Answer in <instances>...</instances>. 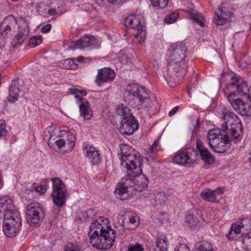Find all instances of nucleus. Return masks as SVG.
Wrapping results in <instances>:
<instances>
[{
    "label": "nucleus",
    "instance_id": "obj_1",
    "mask_svg": "<svg viewBox=\"0 0 251 251\" xmlns=\"http://www.w3.org/2000/svg\"><path fill=\"white\" fill-rule=\"evenodd\" d=\"M50 137L48 145L55 151H62L64 152L72 151L75 146V137L74 134L67 131H59L53 126L48 128Z\"/></svg>",
    "mask_w": 251,
    "mask_h": 251
},
{
    "label": "nucleus",
    "instance_id": "obj_2",
    "mask_svg": "<svg viewBox=\"0 0 251 251\" xmlns=\"http://www.w3.org/2000/svg\"><path fill=\"white\" fill-rule=\"evenodd\" d=\"M125 95L129 97V99L138 100V109H144L148 111L149 114H154L156 112V100H151L144 87L134 84H129L127 87Z\"/></svg>",
    "mask_w": 251,
    "mask_h": 251
},
{
    "label": "nucleus",
    "instance_id": "obj_3",
    "mask_svg": "<svg viewBox=\"0 0 251 251\" xmlns=\"http://www.w3.org/2000/svg\"><path fill=\"white\" fill-rule=\"evenodd\" d=\"M121 164L126 170L134 168L136 173L140 172V166L142 165V158L139 153L129 145L122 144L120 145Z\"/></svg>",
    "mask_w": 251,
    "mask_h": 251
},
{
    "label": "nucleus",
    "instance_id": "obj_4",
    "mask_svg": "<svg viewBox=\"0 0 251 251\" xmlns=\"http://www.w3.org/2000/svg\"><path fill=\"white\" fill-rule=\"evenodd\" d=\"M221 128L226 133L230 134L234 139H237L239 133L238 130L242 129L241 122L237 116L226 108L222 110Z\"/></svg>",
    "mask_w": 251,
    "mask_h": 251
},
{
    "label": "nucleus",
    "instance_id": "obj_5",
    "mask_svg": "<svg viewBox=\"0 0 251 251\" xmlns=\"http://www.w3.org/2000/svg\"><path fill=\"white\" fill-rule=\"evenodd\" d=\"M207 139L211 149L217 153H224L230 146L228 135L222 133L219 129H212L208 130Z\"/></svg>",
    "mask_w": 251,
    "mask_h": 251
},
{
    "label": "nucleus",
    "instance_id": "obj_6",
    "mask_svg": "<svg viewBox=\"0 0 251 251\" xmlns=\"http://www.w3.org/2000/svg\"><path fill=\"white\" fill-rule=\"evenodd\" d=\"M186 50L185 47L179 43L174 44L169 48L171 63L176 65L174 68L175 71L183 74L186 73L187 68Z\"/></svg>",
    "mask_w": 251,
    "mask_h": 251
},
{
    "label": "nucleus",
    "instance_id": "obj_7",
    "mask_svg": "<svg viewBox=\"0 0 251 251\" xmlns=\"http://www.w3.org/2000/svg\"><path fill=\"white\" fill-rule=\"evenodd\" d=\"M3 231L9 237H15L20 230L22 222L19 211L4 214Z\"/></svg>",
    "mask_w": 251,
    "mask_h": 251
},
{
    "label": "nucleus",
    "instance_id": "obj_8",
    "mask_svg": "<svg viewBox=\"0 0 251 251\" xmlns=\"http://www.w3.org/2000/svg\"><path fill=\"white\" fill-rule=\"evenodd\" d=\"M130 108L122 105L121 107V121L118 128L125 135H131L138 128V124L131 113Z\"/></svg>",
    "mask_w": 251,
    "mask_h": 251
},
{
    "label": "nucleus",
    "instance_id": "obj_9",
    "mask_svg": "<svg viewBox=\"0 0 251 251\" xmlns=\"http://www.w3.org/2000/svg\"><path fill=\"white\" fill-rule=\"evenodd\" d=\"M103 235L100 234H88L90 238V243L94 247L97 249L106 250L110 249L113 245L115 235L114 230H110V232H108Z\"/></svg>",
    "mask_w": 251,
    "mask_h": 251
},
{
    "label": "nucleus",
    "instance_id": "obj_10",
    "mask_svg": "<svg viewBox=\"0 0 251 251\" xmlns=\"http://www.w3.org/2000/svg\"><path fill=\"white\" fill-rule=\"evenodd\" d=\"M125 23L126 26L135 29L136 32L134 33L135 37L139 39V42H143L146 38L145 32L143 30V24L144 19L140 15H130L127 16L125 20Z\"/></svg>",
    "mask_w": 251,
    "mask_h": 251
},
{
    "label": "nucleus",
    "instance_id": "obj_11",
    "mask_svg": "<svg viewBox=\"0 0 251 251\" xmlns=\"http://www.w3.org/2000/svg\"><path fill=\"white\" fill-rule=\"evenodd\" d=\"M53 192L52 200L55 205L61 207L65 202L67 190L63 181L58 177L52 179Z\"/></svg>",
    "mask_w": 251,
    "mask_h": 251
},
{
    "label": "nucleus",
    "instance_id": "obj_12",
    "mask_svg": "<svg viewBox=\"0 0 251 251\" xmlns=\"http://www.w3.org/2000/svg\"><path fill=\"white\" fill-rule=\"evenodd\" d=\"M26 208L28 222L32 226H38L45 216L43 207L38 203L32 202L27 205Z\"/></svg>",
    "mask_w": 251,
    "mask_h": 251
},
{
    "label": "nucleus",
    "instance_id": "obj_13",
    "mask_svg": "<svg viewBox=\"0 0 251 251\" xmlns=\"http://www.w3.org/2000/svg\"><path fill=\"white\" fill-rule=\"evenodd\" d=\"M134 168L132 166V168L128 169L127 170V176L131 179L133 183L132 187L137 192H141L145 190L148 186L149 179L147 177L141 174L142 169L140 166V172L136 173Z\"/></svg>",
    "mask_w": 251,
    "mask_h": 251
},
{
    "label": "nucleus",
    "instance_id": "obj_14",
    "mask_svg": "<svg viewBox=\"0 0 251 251\" xmlns=\"http://www.w3.org/2000/svg\"><path fill=\"white\" fill-rule=\"evenodd\" d=\"M227 99L231 106L241 115L251 116V104L245 103L238 94L231 92L227 96Z\"/></svg>",
    "mask_w": 251,
    "mask_h": 251
},
{
    "label": "nucleus",
    "instance_id": "obj_15",
    "mask_svg": "<svg viewBox=\"0 0 251 251\" xmlns=\"http://www.w3.org/2000/svg\"><path fill=\"white\" fill-rule=\"evenodd\" d=\"M198 153L196 151L188 149L179 152L173 158V162L178 165H190L195 163L197 158Z\"/></svg>",
    "mask_w": 251,
    "mask_h": 251
},
{
    "label": "nucleus",
    "instance_id": "obj_16",
    "mask_svg": "<svg viewBox=\"0 0 251 251\" xmlns=\"http://www.w3.org/2000/svg\"><path fill=\"white\" fill-rule=\"evenodd\" d=\"M128 178L129 177L127 175L123 177L114 191L116 197L121 200H126L129 198L128 189V188L132 187L133 182Z\"/></svg>",
    "mask_w": 251,
    "mask_h": 251
},
{
    "label": "nucleus",
    "instance_id": "obj_17",
    "mask_svg": "<svg viewBox=\"0 0 251 251\" xmlns=\"http://www.w3.org/2000/svg\"><path fill=\"white\" fill-rule=\"evenodd\" d=\"M104 221H106L107 219L102 217L95 221L90 226L88 234H100L103 235V233L110 232V230L113 229L106 226V224L104 223Z\"/></svg>",
    "mask_w": 251,
    "mask_h": 251
},
{
    "label": "nucleus",
    "instance_id": "obj_18",
    "mask_svg": "<svg viewBox=\"0 0 251 251\" xmlns=\"http://www.w3.org/2000/svg\"><path fill=\"white\" fill-rule=\"evenodd\" d=\"M115 76V72L108 68H104L98 70L95 82L99 86L103 83L110 82L113 80Z\"/></svg>",
    "mask_w": 251,
    "mask_h": 251
},
{
    "label": "nucleus",
    "instance_id": "obj_19",
    "mask_svg": "<svg viewBox=\"0 0 251 251\" xmlns=\"http://www.w3.org/2000/svg\"><path fill=\"white\" fill-rule=\"evenodd\" d=\"M223 192L224 189L221 187L217 188L214 190L206 189L201 193V196L205 201L213 203H218L219 199L222 196Z\"/></svg>",
    "mask_w": 251,
    "mask_h": 251
},
{
    "label": "nucleus",
    "instance_id": "obj_20",
    "mask_svg": "<svg viewBox=\"0 0 251 251\" xmlns=\"http://www.w3.org/2000/svg\"><path fill=\"white\" fill-rule=\"evenodd\" d=\"M228 77L230 79V82L227 84V87L232 89H235L237 90V92L233 91L239 96H242V94L246 96L244 92L245 90L247 89L246 84L242 82L241 80H239L238 78L234 75H228Z\"/></svg>",
    "mask_w": 251,
    "mask_h": 251
},
{
    "label": "nucleus",
    "instance_id": "obj_21",
    "mask_svg": "<svg viewBox=\"0 0 251 251\" xmlns=\"http://www.w3.org/2000/svg\"><path fill=\"white\" fill-rule=\"evenodd\" d=\"M223 2L219 6L218 11L215 13L214 21L216 25H222L226 24L230 16V12Z\"/></svg>",
    "mask_w": 251,
    "mask_h": 251
},
{
    "label": "nucleus",
    "instance_id": "obj_22",
    "mask_svg": "<svg viewBox=\"0 0 251 251\" xmlns=\"http://www.w3.org/2000/svg\"><path fill=\"white\" fill-rule=\"evenodd\" d=\"M96 43V39L93 36L86 35L81 37L76 42L73 43V45L70 46V48L73 49H84L86 47H92Z\"/></svg>",
    "mask_w": 251,
    "mask_h": 251
},
{
    "label": "nucleus",
    "instance_id": "obj_23",
    "mask_svg": "<svg viewBox=\"0 0 251 251\" xmlns=\"http://www.w3.org/2000/svg\"><path fill=\"white\" fill-rule=\"evenodd\" d=\"M16 19L12 16L7 17L0 24V38L4 37L8 31L17 25Z\"/></svg>",
    "mask_w": 251,
    "mask_h": 251
},
{
    "label": "nucleus",
    "instance_id": "obj_24",
    "mask_svg": "<svg viewBox=\"0 0 251 251\" xmlns=\"http://www.w3.org/2000/svg\"><path fill=\"white\" fill-rule=\"evenodd\" d=\"M196 147L203 161L208 164H212L214 162L213 156L208 149L205 147L204 143L201 140H197Z\"/></svg>",
    "mask_w": 251,
    "mask_h": 251
},
{
    "label": "nucleus",
    "instance_id": "obj_25",
    "mask_svg": "<svg viewBox=\"0 0 251 251\" xmlns=\"http://www.w3.org/2000/svg\"><path fill=\"white\" fill-rule=\"evenodd\" d=\"M87 157L94 165H98L101 162V157L99 151L95 147L87 146L84 149Z\"/></svg>",
    "mask_w": 251,
    "mask_h": 251
},
{
    "label": "nucleus",
    "instance_id": "obj_26",
    "mask_svg": "<svg viewBox=\"0 0 251 251\" xmlns=\"http://www.w3.org/2000/svg\"><path fill=\"white\" fill-rule=\"evenodd\" d=\"M14 207L13 201L9 196L5 195L0 198V211L4 214L18 211L13 209Z\"/></svg>",
    "mask_w": 251,
    "mask_h": 251
},
{
    "label": "nucleus",
    "instance_id": "obj_27",
    "mask_svg": "<svg viewBox=\"0 0 251 251\" xmlns=\"http://www.w3.org/2000/svg\"><path fill=\"white\" fill-rule=\"evenodd\" d=\"M79 105V110L80 115L85 120H90L93 115L90 105L87 101H80Z\"/></svg>",
    "mask_w": 251,
    "mask_h": 251
},
{
    "label": "nucleus",
    "instance_id": "obj_28",
    "mask_svg": "<svg viewBox=\"0 0 251 251\" xmlns=\"http://www.w3.org/2000/svg\"><path fill=\"white\" fill-rule=\"evenodd\" d=\"M125 216L126 219L128 218L127 228L129 229H133L137 227L139 225V218L137 215L132 212H129L126 213Z\"/></svg>",
    "mask_w": 251,
    "mask_h": 251
},
{
    "label": "nucleus",
    "instance_id": "obj_29",
    "mask_svg": "<svg viewBox=\"0 0 251 251\" xmlns=\"http://www.w3.org/2000/svg\"><path fill=\"white\" fill-rule=\"evenodd\" d=\"M20 28L19 33L15 37L16 44L20 45L26 38L29 33L27 25L24 23L23 25L19 26Z\"/></svg>",
    "mask_w": 251,
    "mask_h": 251
},
{
    "label": "nucleus",
    "instance_id": "obj_30",
    "mask_svg": "<svg viewBox=\"0 0 251 251\" xmlns=\"http://www.w3.org/2000/svg\"><path fill=\"white\" fill-rule=\"evenodd\" d=\"M243 228L239 223L237 222L231 226L230 231L226 234V237L231 240L235 239L237 236L241 233V229Z\"/></svg>",
    "mask_w": 251,
    "mask_h": 251
},
{
    "label": "nucleus",
    "instance_id": "obj_31",
    "mask_svg": "<svg viewBox=\"0 0 251 251\" xmlns=\"http://www.w3.org/2000/svg\"><path fill=\"white\" fill-rule=\"evenodd\" d=\"M19 93V88L18 87L17 81H12L11 87L9 89V97L8 100L11 102H15L18 99Z\"/></svg>",
    "mask_w": 251,
    "mask_h": 251
},
{
    "label": "nucleus",
    "instance_id": "obj_32",
    "mask_svg": "<svg viewBox=\"0 0 251 251\" xmlns=\"http://www.w3.org/2000/svg\"><path fill=\"white\" fill-rule=\"evenodd\" d=\"M154 251H167L166 237L164 236L157 237Z\"/></svg>",
    "mask_w": 251,
    "mask_h": 251
},
{
    "label": "nucleus",
    "instance_id": "obj_33",
    "mask_svg": "<svg viewBox=\"0 0 251 251\" xmlns=\"http://www.w3.org/2000/svg\"><path fill=\"white\" fill-rule=\"evenodd\" d=\"M200 216H195L194 215H188L186 218L185 223L188 226L194 227L196 226L200 223Z\"/></svg>",
    "mask_w": 251,
    "mask_h": 251
},
{
    "label": "nucleus",
    "instance_id": "obj_34",
    "mask_svg": "<svg viewBox=\"0 0 251 251\" xmlns=\"http://www.w3.org/2000/svg\"><path fill=\"white\" fill-rule=\"evenodd\" d=\"M117 223H115V226L119 231H124L125 229V221L126 217L124 215L119 214L117 217Z\"/></svg>",
    "mask_w": 251,
    "mask_h": 251
},
{
    "label": "nucleus",
    "instance_id": "obj_35",
    "mask_svg": "<svg viewBox=\"0 0 251 251\" xmlns=\"http://www.w3.org/2000/svg\"><path fill=\"white\" fill-rule=\"evenodd\" d=\"M236 60L238 62L240 67L246 68L249 64V59L245 54H240L236 57Z\"/></svg>",
    "mask_w": 251,
    "mask_h": 251
},
{
    "label": "nucleus",
    "instance_id": "obj_36",
    "mask_svg": "<svg viewBox=\"0 0 251 251\" xmlns=\"http://www.w3.org/2000/svg\"><path fill=\"white\" fill-rule=\"evenodd\" d=\"M77 64L75 59H66L62 65V68L67 70L75 69L77 67Z\"/></svg>",
    "mask_w": 251,
    "mask_h": 251
},
{
    "label": "nucleus",
    "instance_id": "obj_37",
    "mask_svg": "<svg viewBox=\"0 0 251 251\" xmlns=\"http://www.w3.org/2000/svg\"><path fill=\"white\" fill-rule=\"evenodd\" d=\"M47 189V186L46 185H40L37 186L34 188L25 189V193L27 194H32L35 191L41 193H44Z\"/></svg>",
    "mask_w": 251,
    "mask_h": 251
},
{
    "label": "nucleus",
    "instance_id": "obj_38",
    "mask_svg": "<svg viewBox=\"0 0 251 251\" xmlns=\"http://www.w3.org/2000/svg\"><path fill=\"white\" fill-rule=\"evenodd\" d=\"M168 1L169 0H151L152 5L158 9L166 7L168 4Z\"/></svg>",
    "mask_w": 251,
    "mask_h": 251
},
{
    "label": "nucleus",
    "instance_id": "obj_39",
    "mask_svg": "<svg viewBox=\"0 0 251 251\" xmlns=\"http://www.w3.org/2000/svg\"><path fill=\"white\" fill-rule=\"evenodd\" d=\"M197 250L198 251H214L212 245L207 241L201 243L197 248Z\"/></svg>",
    "mask_w": 251,
    "mask_h": 251
},
{
    "label": "nucleus",
    "instance_id": "obj_40",
    "mask_svg": "<svg viewBox=\"0 0 251 251\" xmlns=\"http://www.w3.org/2000/svg\"><path fill=\"white\" fill-rule=\"evenodd\" d=\"M42 42V38L41 36H33L29 41V45L31 48H35L40 45Z\"/></svg>",
    "mask_w": 251,
    "mask_h": 251
},
{
    "label": "nucleus",
    "instance_id": "obj_41",
    "mask_svg": "<svg viewBox=\"0 0 251 251\" xmlns=\"http://www.w3.org/2000/svg\"><path fill=\"white\" fill-rule=\"evenodd\" d=\"M178 17V13L176 12L172 13V14L166 16L164 19V22L167 24H172L175 22Z\"/></svg>",
    "mask_w": 251,
    "mask_h": 251
},
{
    "label": "nucleus",
    "instance_id": "obj_42",
    "mask_svg": "<svg viewBox=\"0 0 251 251\" xmlns=\"http://www.w3.org/2000/svg\"><path fill=\"white\" fill-rule=\"evenodd\" d=\"M143 250L142 245L137 243L129 245L128 248V251H143Z\"/></svg>",
    "mask_w": 251,
    "mask_h": 251
},
{
    "label": "nucleus",
    "instance_id": "obj_43",
    "mask_svg": "<svg viewBox=\"0 0 251 251\" xmlns=\"http://www.w3.org/2000/svg\"><path fill=\"white\" fill-rule=\"evenodd\" d=\"M92 212V210L81 212L78 215V218L81 222L86 221L89 220L88 215Z\"/></svg>",
    "mask_w": 251,
    "mask_h": 251
},
{
    "label": "nucleus",
    "instance_id": "obj_44",
    "mask_svg": "<svg viewBox=\"0 0 251 251\" xmlns=\"http://www.w3.org/2000/svg\"><path fill=\"white\" fill-rule=\"evenodd\" d=\"M6 124L4 120H0V136H5L7 134V130L5 128Z\"/></svg>",
    "mask_w": 251,
    "mask_h": 251
},
{
    "label": "nucleus",
    "instance_id": "obj_45",
    "mask_svg": "<svg viewBox=\"0 0 251 251\" xmlns=\"http://www.w3.org/2000/svg\"><path fill=\"white\" fill-rule=\"evenodd\" d=\"M65 251H80V248L76 245L69 243L65 247Z\"/></svg>",
    "mask_w": 251,
    "mask_h": 251
},
{
    "label": "nucleus",
    "instance_id": "obj_46",
    "mask_svg": "<svg viewBox=\"0 0 251 251\" xmlns=\"http://www.w3.org/2000/svg\"><path fill=\"white\" fill-rule=\"evenodd\" d=\"M191 20L193 22L199 24L202 27L204 25V20L202 16H195L191 18Z\"/></svg>",
    "mask_w": 251,
    "mask_h": 251
},
{
    "label": "nucleus",
    "instance_id": "obj_47",
    "mask_svg": "<svg viewBox=\"0 0 251 251\" xmlns=\"http://www.w3.org/2000/svg\"><path fill=\"white\" fill-rule=\"evenodd\" d=\"M238 222L243 228L249 227L251 226V220L248 218H244Z\"/></svg>",
    "mask_w": 251,
    "mask_h": 251
},
{
    "label": "nucleus",
    "instance_id": "obj_48",
    "mask_svg": "<svg viewBox=\"0 0 251 251\" xmlns=\"http://www.w3.org/2000/svg\"><path fill=\"white\" fill-rule=\"evenodd\" d=\"M175 251H190L188 245L186 244H180Z\"/></svg>",
    "mask_w": 251,
    "mask_h": 251
},
{
    "label": "nucleus",
    "instance_id": "obj_49",
    "mask_svg": "<svg viewBox=\"0 0 251 251\" xmlns=\"http://www.w3.org/2000/svg\"><path fill=\"white\" fill-rule=\"evenodd\" d=\"M160 150V146L159 145L158 142L155 141L154 142L152 146L150 148V151L151 153H153L156 151H159Z\"/></svg>",
    "mask_w": 251,
    "mask_h": 251
},
{
    "label": "nucleus",
    "instance_id": "obj_50",
    "mask_svg": "<svg viewBox=\"0 0 251 251\" xmlns=\"http://www.w3.org/2000/svg\"><path fill=\"white\" fill-rule=\"evenodd\" d=\"M51 27V25L50 24H46V25H44L41 28V30L42 31V32H43L44 33H46L49 32L50 31Z\"/></svg>",
    "mask_w": 251,
    "mask_h": 251
},
{
    "label": "nucleus",
    "instance_id": "obj_51",
    "mask_svg": "<svg viewBox=\"0 0 251 251\" xmlns=\"http://www.w3.org/2000/svg\"><path fill=\"white\" fill-rule=\"evenodd\" d=\"M70 91L72 92L73 94L75 95V98L76 99H78L79 101H82V99L81 98H79V97L77 95L78 93H79V90L76 89V88H70Z\"/></svg>",
    "mask_w": 251,
    "mask_h": 251
},
{
    "label": "nucleus",
    "instance_id": "obj_52",
    "mask_svg": "<svg viewBox=\"0 0 251 251\" xmlns=\"http://www.w3.org/2000/svg\"><path fill=\"white\" fill-rule=\"evenodd\" d=\"M178 109V106H176L175 107L173 108V109H172L169 113V115L170 116H173L177 111Z\"/></svg>",
    "mask_w": 251,
    "mask_h": 251
},
{
    "label": "nucleus",
    "instance_id": "obj_53",
    "mask_svg": "<svg viewBox=\"0 0 251 251\" xmlns=\"http://www.w3.org/2000/svg\"><path fill=\"white\" fill-rule=\"evenodd\" d=\"M246 241L248 242H250L251 243V233L250 234L246 235L244 237V242Z\"/></svg>",
    "mask_w": 251,
    "mask_h": 251
},
{
    "label": "nucleus",
    "instance_id": "obj_54",
    "mask_svg": "<svg viewBox=\"0 0 251 251\" xmlns=\"http://www.w3.org/2000/svg\"><path fill=\"white\" fill-rule=\"evenodd\" d=\"M48 13L51 15H54L56 14V11L54 9H50L48 10Z\"/></svg>",
    "mask_w": 251,
    "mask_h": 251
},
{
    "label": "nucleus",
    "instance_id": "obj_55",
    "mask_svg": "<svg viewBox=\"0 0 251 251\" xmlns=\"http://www.w3.org/2000/svg\"><path fill=\"white\" fill-rule=\"evenodd\" d=\"M248 98L251 101V86L248 88Z\"/></svg>",
    "mask_w": 251,
    "mask_h": 251
},
{
    "label": "nucleus",
    "instance_id": "obj_56",
    "mask_svg": "<svg viewBox=\"0 0 251 251\" xmlns=\"http://www.w3.org/2000/svg\"><path fill=\"white\" fill-rule=\"evenodd\" d=\"M79 93L83 96H85L87 95V92L85 90H79Z\"/></svg>",
    "mask_w": 251,
    "mask_h": 251
},
{
    "label": "nucleus",
    "instance_id": "obj_57",
    "mask_svg": "<svg viewBox=\"0 0 251 251\" xmlns=\"http://www.w3.org/2000/svg\"><path fill=\"white\" fill-rule=\"evenodd\" d=\"M250 155H251V156L249 158V161L250 163H251V153H250Z\"/></svg>",
    "mask_w": 251,
    "mask_h": 251
},
{
    "label": "nucleus",
    "instance_id": "obj_58",
    "mask_svg": "<svg viewBox=\"0 0 251 251\" xmlns=\"http://www.w3.org/2000/svg\"><path fill=\"white\" fill-rule=\"evenodd\" d=\"M120 61H121V62H123V63H124V60H121V58H120Z\"/></svg>",
    "mask_w": 251,
    "mask_h": 251
},
{
    "label": "nucleus",
    "instance_id": "obj_59",
    "mask_svg": "<svg viewBox=\"0 0 251 251\" xmlns=\"http://www.w3.org/2000/svg\"><path fill=\"white\" fill-rule=\"evenodd\" d=\"M123 56H125V57H126V58H127V57H126L127 56H126V55H124Z\"/></svg>",
    "mask_w": 251,
    "mask_h": 251
},
{
    "label": "nucleus",
    "instance_id": "obj_60",
    "mask_svg": "<svg viewBox=\"0 0 251 251\" xmlns=\"http://www.w3.org/2000/svg\"><path fill=\"white\" fill-rule=\"evenodd\" d=\"M123 56H125V57H126V58H127V57H126L127 56H126V55H124Z\"/></svg>",
    "mask_w": 251,
    "mask_h": 251
},
{
    "label": "nucleus",
    "instance_id": "obj_61",
    "mask_svg": "<svg viewBox=\"0 0 251 251\" xmlns=\"http://www.w3.org/2000/svg\"><path fill=\"white\" fill-rule=\"evenodd\" d=\"M31 198H34V197H33V195H32Z\"/></svg>",
    "mask_w": 251,
    "mask_h": 251
}]
</instances>
